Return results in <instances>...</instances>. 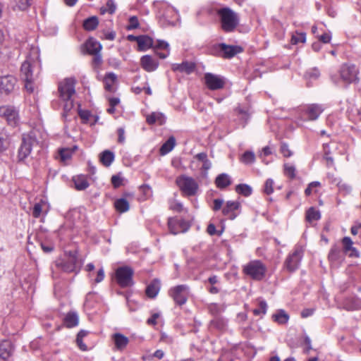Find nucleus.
Returning <instances> with one entry per match:
<instances>
[{
    "label": "nucleus",
    "instance_id": "f257e3e1",
    "mask_svg": "<svg viewBox=\"0 0 361 361\" xmlns=\"http://www.w3.org/2000/svg\"><path fill=\"white\" fill-rule=\"evenodd\" d=\"M41 64L37 55L28 56L23 63L20 68L21 76L25 81V87L29 92L35 90L34 81L38 78Z\"/></svg>",
    "mask_w": 361,
    "mask_h": 361
},
{
    "label": "nucleus",
    "instance_id": "f03ea898",
    "mask_svg": "<svg viewBox=\"0 0 361 361\" xmlns=\"http://www.w3.org/2000/svg\"><path fill=\"white\" fill-rule=\"evenodd\" d=\"M57 268L61 269L64 272L71 273L75 272L76 274L80 270L82 262L78 258V252L68 251L64 254V258L58 259L55 262Z\"/></svg>",
    "mask_w": 361,
    "mask_h": 361
},
{
    "label": "nucleus",
    "instance_id": "7ed1b4c3",
    "mask_svg": "<svg viewBox=\"0 0 361 361\" xmlns=\"http://www.w3.org/2000/svg\"><path fill=\"white\" fill-rule=\"evenodd\" d=\"M59 92L61 99L64 102V114H67L73 107L72 97L75 94V80L73 78H66L61 82L59 85Z\"/></svg>",
    "mask_w": 361,
    "mask_h": 361
},
{
    "label": "nucleus",
    "instance_id": "20e7f679",
    "mask_svg": "<svg viewBox=\"0 0 361 361\" xmlns=\"http://www.w3.org/2000/svg\"><path fill=\"white\" fill-rule=\"evenodd\" d=\"M222 30L226 32H231L235 30L239 24L238 13L228 7L218 11Z\"/></svg>",
    "mask_w": 361,
    "mask_h": 361
},
{
    "label": "nucleus",
    "instance_id": "39448f33",
    "mask_svg": "<svg viewBox=\"0 0 361 361\" xmlns=\"http://www.w3.org/2000/svg\"><path fill=\"white\" fill-rule=\"evenodd\" d=\"M243 271L252 279L260 281L265 276L267 267L260 260H252L243 266Z\"/></svg>",
    "mask_w": 361,
    "mask_h": 361
},
{
    "label": "nucleus",
    "instance_id": "423d86ee",
    "mask_svg": "<svg viewBox=\"0 0 361 361\" xmlns=\"http://www.w3.org/2000/svg\"><path fill=\"white\" fill-rule=\"evenodd\" d=\"M243 51V48L240 46L227 45L225 43L214 44L211 52L212 54L224 58L231 59L236 54Z\"/></svg>",
    "mask_w": 361,
    "mask_h": 361
},
{
    "label": "nucleus",
    "instance_id": "0eeeda50",
    "mask_svg": "<svg viewBox=\"0 0 361 361\" xmlns=\"http://www.w3.org/2000/svg\"><path fill=\"white\" fill-rule=\"evenodd\" d=\"M37 145L38 141L34 133L31 132L29 134L23 135L18 154L19 161H23L26 159L31 153L32 148Z\"/></svg>",
    "mask_w": 361,
    "mask_h": 361
},
{
    "label": "nucleus",
    "instance_id": "6e6552de",
    "mask_svg": "<svg viewBox=\"0 0 361 361\" xmlns=\"http://www.w3.org/2000/svg\"><path fill=\"white\" fill-rule=\"evenodd\" d=\"M304 250L302 246L297 245L293 251L288 255L284 262V267L289 272H293L298 269L303 256Z\"/></svg>",
    "mask_w": 361,
    "mask_h": 361
},
{
    "label": "nucleus",
    "instance_id": "1a4fd4ad",
    "mask_svg": "<svg viewBox=\"0 0 361 361\" xmlns=\"http://www.w3.org/2000/svg\"><path fill=\"white\" fill-rule=\"evenodd\" d=\"M134 271L130 267H118L116 270V279L121 288L130 287L133 285V276Z\"/></svg>",
    "mask_w": 361,
    "mask_h": 361
},
{
    "label": "nucleus",
    "instance_id": "9d476101",
    "mask_svg": "<svg viewBox=\"0 0 361 361\" xmlns=\"http://www.w3.org/2000/svg\"><path fill=\"white\" fill-rule=\"evenodd\" d=\"M176 183L180 190L188 196L195 195L198 189V185L191 177L182 176L176 179Z\"/></svg>",
    "mask_w": 361,
    "mask_h": 361
},
{
    "label": "nucleus",
    "instance_id": "9b49d317",
    "mask_svg": "<svg viewBox=\"0 0 361 361\" xmlns=\"http://www.w3.org/2000/svg\"><path fill=\"white\" fill-rule=\"evenodd\" d=\"M358 73V69L353 64H343L340 69L341 78L347 84L357 82Z\"/></svg>",
    "mask_w": 361,
    "mask_h": 361
},
{
    "label": "nucleus",
    "instance_id": "f8f14e48",
    "mask_svg": "<svg viewBox=\"0 0 361 361\" xmlns=\"http://www.w3.org/2000/svg\"><path fill=\"white\" fill-rule=\"evenodd\" d=\"M169 294L176 304L182 305L188 300L189 288L186 285H178L172 288L170 290Z\"/></svg>",
    "mask_w": 361,
    "mask_h": 361
},
{
    "label": "nucleus",
    "instance_id": "ddd939ff",
    "mask_svg": "<svg viewBox=\"0 0 361 361\" xmlns=\"http://www.w3.org/2000/svg\"><path fill=\"white\" fill-rule=\"evenodd\" d=\"M168 226L171 233L176 235L179 233L186 232L190 225L185 220H179L174 217H171L168 220Z\"/></svg>",
    "mask_w": 361,
    "mask_h": 361
},
{
    "label": "nucleus",
    "instance_id": "4468645a",
    "mask_svg": "<svg viewBox=\"0 0 361 361\" xmlns=\"http://www.w3.org/2000/svg\"><path fill=\"white\" fill-rule=\"evenodd\" d=\"M324 111V107L317 104H311L307 105L303 110L302 116L304 121H315L317 120L320 114Z\"/></svg>",
    "mask_w": 361,
    "mask_h": 361
},
{
    "label": "nucleus",
    "instance_id": "2eb2a0df",
    "mask_svg": "<svg viewBox=\"0 0 361 361\" xmlns=\"http://www.w3.org/2000/svg\"><path fill=\"white\" fill-rule=\"evenodd\" d=\"M0 116L5 118L11 126H16L19 120L18 112L13 106H4L0 107Z\"/></svg>",
    "mask_w": 361,
    "mask_h": 361
},
{
    "label": "nucleus",
    "instance_id": "dca6fc26",
    "mask_svg": "<svg viewBox=\"0 0 361 361\" xmlns=\"http://www.w3.org/2000/svg\"><path fill=\"white\" fill-rule=\"evenodd\" d=\"M204 82L207 87L212 90L221 89L225 84L224 79L221 76L210 73L204 75Z\"/></svg>",
    "mask_w": 361,
    "mask_h": 361
},
{
    "label": "nucleus",
    "instance_id": "f3484780",
    "mask_svg": "<svg viewBox=\"0 0 361 361\" xmlns=\"http://www.w3.org/2000/svg\"><path fill=\"white\" fill-rule=\"evenodd\" d=\"M16 79L12 75H6L0 78V92L9 94L15 87Z\"/></svg>",
    "mask_w": 361,
    "mask_h": 361
},
{
    "label": "nucleus",
    "instance_id": "a211bd4d",
    "mask_svg": "<svg viewBox=\"0 0 361 361\" xmlns=\"http://www.w3.org/2000/svg\"><path fill=\"white\" fill-rule=\"evenodd\" d=\"M240 204L238 201H228L222 208V213L229 219H234L238 214L236 211L239 209Z\"/></svg>",
    "mask_w": 361,
    "mask_h": 361
},
{
    "label": "nucleus",
    "instance_id": "6ab92c4d",
    "mask_svg": "<svg viewBox=\"0 0 361 361\" xmlns=\"http://www.w3.org/2000/svg\"><path fill=\"white\" fill-rule=\"evenodd\" d=\"M140 65L145 71L152 72L157 68L159 63L152 56L145 55L140 59Z\"/></svg>",
    "mask_w": 361,
    "mask_h": 361
},
{
    "label": "nucleus",
    "instance_id": "aec40b11",
    "mask_svg": "<svg viewBox=\"0 0 361 361\" xmlns=\"http://www.w3.org/2000/svg\"><path fill=\"white\" fill-rule=\"evenodd\" d=\"M112 338L114 340L115 347L119 350H123L129 343L128 338L120 333L114 334L112 336Z\"/></svg>",
    "mask_w": 361,
    "mask_h": 361
},
{
    "label": "nucleus",
    "instance_id": "412c9836",
    "mask_svg": "<svg viewBox=\"0 0 361 361\" xmlns=\"http://www.w3.org/2000/svg\"><path fill=\"white\" fill-rule=\"evenodd\" d=\"M12 350L11 342L3 341L0 343V361H6L10 357Z\"/></svg>",
    "mask_w": 361,
    "mask_h": 361
},
{
    "label": "nucleus",
    "instance_id": "4be33fe9",
    "mask_svg": "<svg viewBox=\"0 0 361 361\" xmlns=\"http://www.w3.org/2000/svg\"><path fill=\"white\" fill-rule=\"evenodd\" d=\"M344 252L350 257H358L359 253L357 250L353 247V241L349 237H345L342 240Z\"/></svg>",
    "mask_w": 361,
    "mask_h": 361
},
{
    "label": "nucleus",
    "instance_id": "5701e85b",
    "mask_svg": "<svg viewBox=\"0 0 361 361\" xmlns=\"http://www.w3.org/2000/svg\"><path fill=\"white\" fill-rule=\"evenodd\" d=\"M160 290V282L158 279H154L147 286L145 290L146 295L150 298H154Z\"/></svg>",
    "mask_w": 361,
    "mask_h": 361
},
{
    "label": "nucleus",
    "instance_id": "b1692460",
    "mask_svg": "<svg viewBox=\"0 0 361 361\" xmlns=\"http://www.w3.org/2000/svg\"><path fill=\"white\" fill-rule=\"evenodd\" d=\"M47 212V202L44 200H40L34 204L32 209V215L34 218H39L42 214Z\"/></svg>",
    "mask_w": 361,
    "mask_h": 361
},
{
    "label": "nucleus",
    "instance_id": "393cba45",
    "mask_svg": "<svg viewBox=\"0 0 361 361\" xmlns=\"http://www.w3.org/2000/svg\"><path fill=\"white\" fill-rule=\"evenodd\" d=\"M85 46L87 53L90 54H98L99 53L102 49V45L100 44V43L92 38H90L88 40H87Z\"/></svg>",
    "mask_w": 361,
    "mask_h": 361
},
{
    "label": "nucleus",
    "instance_id": "a878e982",
    "mask_svg": "<svg viewBox=\"0 0 361 361\" xmlns=\"http://www.w3.org/2000/svg\"><path fill=\"white\" fill-rule=\"evenodd\" d=\"M79 322L78 315L76 312H68L63 319L64 325L68 328L78 326Z\"/></svg>",
    "mask_w": 361,
    "mask_h": 361
},
{
    "label": "nucleus",
    "instance_id": "bb28decb",
    "mask_svg": "<svg viewBox=\"0 0 361 361\" xmlns=\"http://www.w3.org/2000/svg\"><path fill=\"white\" fill-rule=\"evenodd\" d=\"M165 120L164 115L159 112H153L147 116V122L150 125L157 123L161 126L165 123Z\"/></svg>",
    "mask_w": 361,
    "mask_h": 361
},
{
    "label": "nucleus",
    "instance_id": "cd10ccee",
    "mask_svg": "<svg viewBox=\"0 0 361 361\" xmlns=\"http://www.w3.org/2000/svg\"><path fill=\"white\" fill-rule=\"evenodd\" d=\"M116 80V75L113 73H107L104 79V88L109 92H114L115 91L114 83Z\"/></svg>",
    "mask_w": 361,
    "mask_h": 361
},
{
    "label": "nucleus",
    "instance_id": "c85d7f7f",
    "mask_svg": "<svg viewBox=\"0 0 361 361\" xmlns=\"http://www.w3.org/2000/svg\"><path fill=\"white\" fill-rule=\"evenodd\" d=\"M137 45L140 50L145 51L153 46V39L147 35H140Z\"/></svg>",
    "mask_w": 361,
    "mask_h": 361
},
{
    "label": "nucleus",
    "instance_id": "c756f323",
    "mask_svg": "<svg viewBox=\"0 0 361 361\" xmlns=\"http://www.w3.org/2000/svg\"><path fill=\"white\" fill-rule=\"evenodd\" d=\"M99 160L104 166L108 167L114 160V154L109 150H104L100 154Z\"/></svg>",
    "mask_w": 361,
    "mask_h": 361
},
{
    "label": "nucleus",
    "instance_id": "7c9ffc66",
    "mask_svg": "<svg viewBox=\"0 0 361 361\" xmlns=\"http://www.w3.org/2000/svg\"><path fill=\"white\" fill-rule=\"evenodd\" d=\"M176 145V139L174 137H170L161 147L159 152L161 155H166L170 152Z\"/></svg>",
    "mask_w": 361,
    "mask_h": 361
},
{
    "label": "nucleus",
    "instance_id": "2f4dec72",
    "mask_svg": "<svg viewBox=\"0 0 361 361\" xmlns=\"http://www.w3.org/2000/svg\"><path fill=\"white\" fill-rule=\"evenodd\" d=\"M195 64L191 62H183L180 64L174 65L173 69L187 74L191 73L195 70Z\"/></svg>",
    "mask_w": 361,
    "mask_h": 361
},
{
    "label": "nucleus",
    "instance_id": "473e14b6",
    "mask_svg": "<svg viewBox=\"0 0 361 361\" xmlns=\"http://www.w3.org/2000/svg\"><path fill=\"white\" fill-rule=\"evenodd\" d=\"M272 318L274 322L279 324H284L288 322L289 316L283 310H279L272 315Z\"/></svg>",
    "mask_w": 361,
    "mask_h": 361
},
{
    "label": "nucleus",
    "instance_id": "72a5a7b5",
    "mask_svg": "<svg viewBox=\"0 0 361 361\" xmlns=\"http://www.w3.org/2000/svg\"><path fill=\"white\" fill-rule=\"evenodd\" d=\"M99 24L97 17L92 16L85 19L83 22V27L87 31L94 30L97 28Z\"/></svg>",
    "mask_w": 361,
    "mask_h": 361
},
{
    "label": "nucleus",
    "instance_id": "f704fd0d",
    "mask_svg": "<svg viewBox=\"0 0 361 361\" xmlns=\"http://www.w3.org/2000/svg\"><path fill=\"white\" fill-rule=\"evenodd\" d=\"M215 183L219 188H224L231 183L229 176L226 173L219 175L216 178Z\"/></svg>",
    "mask_w": 361,
    "mask_h": 361
},
{
    "label": "nucleus",
    "instance_id": "c9c22d12",
    "mask_svg": "<svg viewBox=\"0 0 361 361\" xmlns=\"http://www.w3.org/2000/svg\"><path fill=\"white\" fill-rule=\"evenodd\" d=\"M226 321L219 317H214L210 322V325L212 327H214L219 331H224L226 327Z\"/></svg>",
    "mask_w": 361,
    "mask_h": 361
},
{
    "label": "nucleus",
    "instance_id": "e433bc0d",
    "mask_svg": "<svg viewBox=\"0 0 361 361\" xmlns=\"http://www.w3.org/2000/svg\"><path fill=\"white\" fill-rule=\"evenodd\" d=\"M75 187L78 190L86 189L89 186V183L84 176H79L73 178Z\"/></svg>",
    "mask_w": 361,
    "mask_h": 361
},
{
    "label": "nucleus",
    "instance_id": "4c0bfd02",
    "mask_svg": "<svg viewBox=\"0 0 361 361\" xmlns=\"http://www.w3.org/2000/svg\"><path fill=\"white\" fill-rule=\"evenodd\" d=\"M114 205L116 210L121 213L127 212L130 207L128 202L124 198L117 200L115 202Z\"/></svg>",
    "mask_w": 361,
    "mask_h": 361
},
{
    "label": "nucleus",
    "instance_id": "58836bf2",
    "mask_svg": "<svg viewBox=\"0 0 361 361\" xmlns=\"http://www.w3.org/2000/svg\"><path fill=\"white\" fill-rule=\"evenodd\" d=\"M235 191L237 193L240 194L245 197H248L252 194V188L247 184H239L235 187Z\"/></svg>",
    "mask_w": 361,
    "mask_h": 361
},
{
    "label": "nucleus",
    "instance_id": "ea45409f",
    "mask_svg": "<svg viewBox=\"0 0 361 361\" xmlns=\"http://www.w3.org/2000/svg\"><path fill=\"white\" fill-rule=\"evenodd\" d=\"M30 0H13V10L25 11L30 5Z\"/></svg>",
    "mask_w": 361,
    "mask_h": 361
},
{
    "label": "nucleus",
    "instance_id": "a19ab883",
    "mask_svg": "<svg viewBox=\"0 0 361 361\" xmlns=\"http://www.w3.org/2000/svg\"><path fill=\"white\" fill-rule=\"evenodd\" d=\"M321 217L320 212L314 207L310 208L306 213V219L309 222L317 221Z\"/></svg>",
    "mask_w": 361,
    "mask_h": 361
},
{
    "label": "nucleus",
    "instance_id": "79ce46f5",
    "mask_svg": "<svg viewBox=\"0 0 361 361\" xmlns=\"http://www.w3.org/2000/svg\"><path fill=\"white\" fill-rule=\"evenodd\" d=\"M9 144L8 136L0 130V154L8 149Z\"/></svg>",
    "mask_w": 361,
    "mask_h": 361
},
{
    "label": "nucleus",
    "instance_id": "37998d69",
    "mask_svg": "<svg viewBox=\"0 0 361 361\" xmlns=\"http://www.w3.org/2000/svg\"><path fill=\"white\" fill-rule=\"evenodd\" d=\"M87 334H88V331H87L85 330H80L78 332V335H77L76 342H77V344H78V347L82 350H87V346H86V345L85 343H83L82 338L85 336H86Z\"/></svg>",
    "mask_w": 361,
    "mask_h": 361
},
{
    "label": "nucleus",
    "instance_id": "c03bdc74",
    "mask_svg": "<svg viewBox=\"0 0 361 361\" xmlns=\"http://www.w3.org/2000/svg\"><path fill=\"white\" fill-rule=\"evenodd\" d=\"M255 156L252 152L247 151L245 152L241 157V161L244 164H252L255 161Z\"/></svg>",
    "mask_w": 361,
    "mask_h": 361
},
{
    "label": "nucleus",
    "instance_id": "a18cd8bd",
    "mask_svg": "<svg viewBox=\"0 0 361 361\" xmlns=\"http://www.w3.org/2000/svg\"><path fill=\"white\" fill-rule=\"evenodd\" d=\"M283 166L285 175L293 179L295 177V167L290 164H285Z\"/></svg>",
    "mask_w": 361,
    "mask_h": 361
},
{
    "label": "nucleus",
    "instance_id": "49530a36",
    "mask_svg": "<svg viewBox=\"0 0 361 361\" xmlns=\"http://www.w3.org/2000/svg\"><path fill=\"white\" fill-rule=\"evenodd\" d=\"M73 152L70 149H61L59 151L61 161L66 163L72 157Z\"/></svg>",
    "mask_w": 361,
    "mask_h": 361
},
{
    "label": "nucleus",
    "instance_id": "de8ad7c7",
    "mask_svg": "<svg viewBox=\"0 0 361 361\" xmlns=\"http://www.w3.org/2000/svg\"><path fill=\"white\" fill-rule=\"evenodd\" d=\"M306 40V37L305 33H298L296 32L295 34L292 35L291 37V43L293 44H297L300 42H305Z\"/></svg>",
    "mask_w": 361,
    "mask_h": 361
},
{
    "label": "nucleus",
    "instance_id": "09e8293b",
    "mask_svg": "<svg viewBox=\"0 0 361 361\" xmlns=\"http://www.w3.org/2000/svg\"><path fill=\"white\" fill-rule=\"evenodd\" d=\"M274 182L271 178H269L265 181L263 192L267 195H270L274 192Z\"/></svg>",
    "mask_w": 361,
    "mask_h": 361
},
{
    "label": "nucleus",
    "instance_id": "8fccbe9b",
    "mask_svg": "<svg viewBox=\"0 0 361 361\" xmlns=\"http://www.w3.org/2000/svg\"><path fill=\"white\" fill-rule=\"evenodd\" d=\"M267 305L265 301H261L259 304V307L253 310L255 315L264 314L267 312Z\"/></svg>",
    "mask_w": 361,
    "mask_h": 361
},
{
    "label": "nucleus",
    "instance_id": "3c124183",
    "mask_svg": "<svg viewBox=\"0 0 361 361\" xmlns=\"http://www.w3.org/2000/svg\"><path fill=\"white\" fill-rule=\"evenodd\" d=\"M340 255V250L338 247L334 246L331 247L329 254V259L331 261H336Z\"/></svg>",
    "mask_w": 361,
    "mask_h": 361
},
{
    "label": "nucleus",
    "instance_id": "603ef678",
    "mask_svg": "<svg viewBox=\"0 0 361 361\" xmlns=\"http://www.w3.org/2000/svg\"><path fill=\"white\" fill-rule=\"evenodd\" d=\"M164 6L165 7V10L163 11H160L159 13L161 18L167 20L169 14L175 13V10L173 8L168 5H164Z\"/></svg>",
    "mask_w": 361,
    "mask_h": 361
},
{
    "label": "nucleus",
    "instance_id": "864d4df0",
    "mask_svg": "<svg viewBox=\"0 0 361 361\" xmlns=\"http://www.w3.org/2000/svg\"><path fill=\"white\" fill-rule=\"evenodd\" d=\"M235 111L237 112V114L239 116H241L240 118L244 121H243V126H244L249 118V114L247 113V111L244 110V109H241L240 107H238V108H236Z\"/></svg>",
    "mask_w": 361,
    "mask_h": 361
},
{
    "label": "nucleus",
    "instance_id": "5fc2aeb1",
    "mask_svg": "<svg viewBox=\"0 0 361 361\" xmlns=\"http://www.w3.org/2000/svg\"><path fill=\"white\" fill-rule=\"evenodd\" d=\"M139 27L138 19L136 16H131L129 18V24L127 26L128 30H133Z\"/></svg>",
    "mask_w": 361,
    "mask_h": 361
},
{
    "label": "nucleus",
    "instance_id": "6e6d98bb",
    "mask_svg": "<svg viewBox=\"0 0 361 361\" xmlns=\"http://www.w3.org/2000/svg\"><path fill=\"white\" fill-rule=\"evenodd\" d=\"M320 185L321 183L319 181H313L310 183L305 190V195L307 196L310 195L312 192L313 188L320 187Z\"/></svg>",
    "mask_w": 361,
    "mask_h": 361
},
{
    "label": "nucleus",
    "instance_id": "4d7b16f0",
    "mask_svg": "<svg viewBox=\"0 0 361 361\" xmlns=\"http://www.w3.org/2000/svg\"><path fill=\"white\" fill-rule=\"evenodd\" d=\"M281 152L285 157H290L292 155V152L289 149V147L286 143H282L281 145Z\"/></svg>",
    "mask_w": 361,
    "mask_h": 361
},
{
    "label": "nucleus",
    "instance_id": "13d9d810",
    "mask_svg": "<svg viewBox=\"0 0 361 361\" xmlns=\"http://www.w3.org/2000/svg\"><path fill=\"white\" fill-rule=\"evenodd\" d=\"M123 178L118 175H114L111 177V183L114 188H117L122 185Z\"/></svg>",
    "mask_w": 361,
    "mask_h": 361
},
{
    "label": "nucleus",
    "instance_id": "bf43d9fd",
    "mask_svg": "<svg viewBox=\"0 0 361 361\" xmlns=\"http://www.w3.org/2000/svg\"><path fill=\"white\" fill-rule=\"evenodd\" d=\"M78 114L80 118L85 122L87 123L89 120L90 116H91L90 112L85 110H79Z\"/></svg>",
    "mask_w": 361,
    "mask_h": 361
},
{
    "label": "nucleus",
    "instance_id": "052dcab7",
    "mask_svg": "<svg viewBox=\"0 0 361 361\" xmlns=\"http://www.w3.org/2000/svg\"><path fill=\"white\" fill-rule=\"evenodd\" d=\"M104 271L103 268H101L97 271V277L94 279V282L97 283H100L101 281H102L104 280Z\"/></svg>",
    "mask_w": 361,
    "mask_h": 361
},
{
    "label": "nucleus",
    "instance_id": "680f3d73",
    "mask_svg": "<svg viewBox=\"0 0 361 361\" xmlns=\"http://www.w3.org/2000/svg\"><path fill=\"white\" fill-rule=\"evenodd\" d=\"M169 44L166 42L162 41V40H158L157 44L155 46L157 49H164V50H168L169 49Z\"/></svg>",
    "mask_w": 361,
    "mask_h": 361
},
{
    "label": "nucleus",
    "instance_id": "e2e57ef3",
    "mask_svg": "<svg viewBox=\"0 0 361 361\" xmlns=\"http://www.w3.org/2000/svg\"><path fill=\"white\" fill-rule=\"evenodd\" d=\"M223 203H224V200L221 199L214 200L213 210L214 211L219 210L222 207Z\"/></svg>",
    "mask_w": 361,
    "mask_h": 361
},
{
    "label": "nucleus",
    "instance_id": "0e129e2a",
    "mask_svg": "<svg viewBox=\"0 0 361 361\" xmlns=\"http://www.w3.org/2000/svg\"><path fill=\"white\" fill-rule=\"evenodd\" d=\"M140 189L146 197H149L152 195V190L149 185H143L140 186Z\"/></svg>",
    "mask_w": 361,
    "mask_h": 361
},
{
    "label": "nucleus",
    "instance_id": "69168bd1",
    "mask_svg": "<svg viewBox=\"0 0 361 361\" xmlns=\"http://www.w3.org/2000/svg\"><path fill=\"white\" fill-rule=\"evenodd\" d=\"M170 209L176 212H180L183 209V205L180 202H174L170 204Z\"/></svg>",
    "mask_w": 361,
    "mask_h": 361
},
{
    "label": "nucleus",
    "instance_id": "338daca9",
    "mask_svg": "<svg viewBox=\"0 0 361 361\" xmlns=\"http://www.w3.org/2000/svg\"><path fill=\"white\" fill-rule=\"evenodd\" d=\"M159 317V313H154L152 315L150 318H149L147 321V323L149 325H155L157 324V319Z\"/></svg>",
    "mask_w": 361,
    "mask_h": 361
},
{
    "label": "nucleus",
    "instance_id": "774afa93",
    "mask_svg": "<svg viewBox=\"0 0 361 361\" xmlns=\"http://www.w3.org/2000/svg\"><path fill=\"white\" fill-rule=\"evenodd\" d=\"M331 37L329 33H324L319 37V40L323 43L330 42Z\"/></svg>",
    "mask_w": 361,
    "mask_h": 361
}]
</instances>
